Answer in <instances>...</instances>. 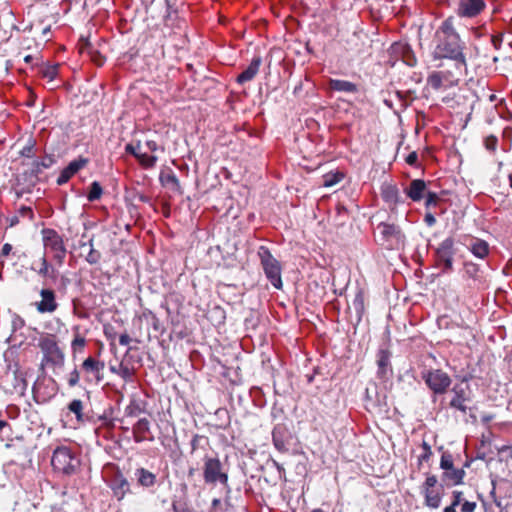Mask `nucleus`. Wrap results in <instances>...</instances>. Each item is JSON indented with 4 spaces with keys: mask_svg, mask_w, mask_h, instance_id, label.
<instances>
[{
    "mask_svg": "<svg viewBox=\"0 0 512 512\" xmlns=\"http://www.w3.org/2000/svg\"><path fill=\"white\" fill-rule=\"evenodd\" d=\"M437 45L433 51L434 59H447L450 63L464 60L459 35L456 33L452 18H448L436 32Z\"/></svg>",
    "mask_w": 512,
    "mask_h": 512,
    "instance_id": "1",
    "label": "nucleus"
},
{
    "mask_svg": "<svg viewBox=\"0 0 512 512\" xmlns=\"http://www.w3.org/2000/svg\"><path fill=\"white\" fill-rule=\"evenodd\" d=\"M465 66L464 60H456L450 63L447 69L431 73L427 78V83L435 90L456 86L459 81V75Z\"/></svg>",
    "mask_w": 512,
    "mask_h": 512,
    "instance_id": "2",
    "label": "nucleus"
},
{
    "mask_svg": "<svg viewBox=\"0 0 512 512\" xmlns=\"http://www.w3.org/2000/svg\"><path fill=\"white\" fill-rule=\"evenodd\" d=\"M257 255L260 259V263L265 273V276L270 281L271 285L278 290L282 289V268L280 262L271 254L270 250L265 246L259 247Z\"/></svg>",
    "mask_w": 512,
    "mask_h": 512,
    "instance_id": "3",
    "label": "nucleus"
},
{
    "mask_svg": "<svg viewBox=\"0 0 512 512\" xmlns=\"http://www.w3.org/2000/svg\"><path fill=\"white\" fill-rule=\"evenodd\" d=\"M51 464L55 471L61 472L65 475H71L78 469L80 460L76 457L70 447L58 446L53 451Z\"/></svg>",
    "mask_w": 512,
    "mask_h": 512,
    "instance_id": "4",
    "label": "nucleus"
},
{
    "mask_svg": "<svg viewBox=\"0 0 512 512\" xmlns=\"http://www.w3.org/2000/svg\"><path fill=\"white\" fill-rule=\"evenodd\" d=\"M375 237L377 241L387 247L394 248L404 242V234L400 227L393 223L381 221L375 228Z\"/></svg>",
    "mask_w": 512,
    "mask_h": 512,
    "instance_id": "5",
    "label": "nucleus"
},
{
    "mask_svg": "<svg viewBox=\"0 0 512 512\" xmlns=\"http://www.w3.org/2000/svg\"><path fill=\"white\" fill-rule=\"evenodd\" d=\"M42 234L45 248L52 253L56 264L62 266L67 253L62 237L53 229H43Z\"/></svg>",
    "mask_w": 512,
    "mask_h": 512,
    "instance_id": "6",
    "label": "nucleus"
},
{
    "mask_svg": "<svg viewBox=\"0 0 512 512\" xmlns=\"http://www.w3.org/2000/svg\"><path fill=\"white\" fill-rule=\"evenodd\" d=\"M38 345L43 353V362L53 366L63 365L64 353L58 346L53 335L41 337Z\"/></svg>",
    "mask_w": 512,
    "mask_h": 512,
    "instance_id": "7",
    "label": "nucleus"
},
{
    "mask_svg": "<svg viewBox=\"0 0 512 512\" xmlns=\"http://www.w3.org/2000/svg\"><path fill=\"white\" fill-rule=\"evenodd\" d=\"M345 49L355 56L368 55L371 50V40L364 31H354L345 40Z\"/></svg>",
    "mask_w": 512,
    "mask_h": 512,
    "instance_id": "8",
    "label": "nucleus"
},
{
    "mask_svg": "<svg viewBox=\"0 0 512 512\" xmlns=\"http://www.w3.org/2000/svg\"><path fill=\"white\" fill-rule=\"evenodd\" d=\"M203 476L207 484L228 483V475L222 471V464L218 458L205 457Z\"/></svg>",
    "mask_w": 512,
    "mask_h": 512,
    "instance_id": "9",
    "label": "nucleus"
},
{
    "mask_svg": "<svg viewBox=\"0 0 512 512\" xmlns=\"http://www.w3.org/2000/svg\"><path fill=\"white\" fill-rule=\"evenodd\" d=\"M105 364L93 357H87L81 364V372L85 382L98 385L104 379Z\"/></svg>",
    "mask_w": 512,
    "mask_h": 512,
    "instance_id": "10",
    "label": "nucleus"
},
{
    "mask_svg": "<svg viewBox=\"0 0 512 512\" xmlns=\"http://www.w3.org/2000/svg\"><path fill=\"white\" fill-rule=\"evenodd\" d=\"M422 378L427 386L436 394L444 393L451 384L449 375L439 369L424 372Z\"/></svg>",
    "mask_w": 512,
    "mask_h": 512,
    "instance_id": "11",
    "label": "nucleus"
},
{
    "mask_svg": "<svg viewBox=\"0 0 512 512\" xmlns=\"http://www.w3.org/2000/svg\"><path fill=\"white\" fill-rule=\"evenodd\" d=\"M454 254V240L452 238L443 240L436 249L437 262L443 272L452 270Z\"/></svg>",
    "mask_w": 512,
    "mask_h": 512,
    "instance_id": "12",
    "label": "nucleus"
},
{
    "mask_svg": "<svg viewBox=\"0 0 512 512\" xmlns=\"http://www.w3.org/2000/svg\"><path fill=\"white\" fill-rule=\"evenodd\" d=\"M484 98H487V103L485 104V109L488 112L487 122L493 123L496 121H501L503 99L498 98V96L495 93H492L490 89H488V93H485V91L482 89V101Z\"/></svg>",
    "mask_w": 512,
    "mask_h": 512,
    "instance_id": "13",
    "label": "nucleus"
},
{
    "mask_svg": "<svg viewBox=\"0 0 512 512\" xmlns=\"http://www.w3.org/2000/svg\"><path fill=\"white\" fill-rule=\"evenodd\" d=\"M109 487L112 490L113 496L118 501L123 500L126 495L132 493L130 482L121 472L113 475L109 482Z\"/></svg>",
    "mask_w": 512,
    "mask_h": 512,
    "instance_id": "14",
    "label": "nucleus"
},
{
    "mask_svg": "<svg viewBox=\"0 0 512 512\" xmlns=\"http://www.w3.org/2000/svg\"><path fill=\"white\" fill-rule=\"evenodd\" d=\"M41 301L37 303V310L40 313H52L57 309L55 293L50 289H42L40 291Z\"/></svg>",
    "mask_w": 512,
    "mask_h": 512,
    "instance_id": "15",
    "label": "nucleus"
},
{
    "mask_svg": "<svg viewBox=\"0 0 512 512\" xmlns=\"http://www.w3.org/2000/svg\"><path fill=\"white\" fill-rule=\"evenodd\" d=\"M87 164V160L84 158H79L71 161L60 173L57 184L63 185L67 183L70 178L75 175L81 168H83Z\"/></svg>",
    "mask_w": 512,
    "mask_h": 512,
    "instance_id": "16",
    "label": "nucleus"
},
{
    "mask_svg": "<svg viewBox=\"0 0 512 512\" xmlns=\"http://www.w3.org/2000/svg\"><path fill=\"white\" fill-rule=\"evenodd\" d=\"M405 191L411 200L418 202L423 199L427 193L426 182L422 179H414L410 182Z\"/></svg>",
    "mask_w": 512,
    "mask_h": 512,
    "instance_id": "17",
    "label": "nucleus"
},
{
    "mask_svg": "<svg viewBox=\"0 0 512 512\" xmlns=\"http://www.w3.org/2000/svg\"><path fill=\"white\" fill-rule=\"evenodd\" d=\"M261 63L262 58L260 56H255L250 62L249 66L237 76V83L244 84L248 81H251L259 72Z\"/></svg>",
    "mask_w": 512,
    "mask_h": 512,
    "instance_id": "18",
    "label": "nucleus"
},
{
    "mask_svg": "<svg viewBox=\"0 0 512 512\" xmlns=\"http://www.w3.org/2000/svg\"><path fill=\"white\" fill-rule=\"evenodd\" d=\"M480 13V0H460L458 14L461 17H475Z\"/></svg>",
    "mask_w": 512,
    "mask_h": 512,
    "instance_id": "19",
    "label": "nucleus"
},
{
    "mask_svg": "<svg viewBox=\"0 0 512 512\" xmlns=\"http://www.w3.org/2000/svg\"><path fill=\"white\" fill-rule=\"evenodd\" d=\"M465 475V472L463 469H456L455 467L445 470L443 472V475L441 477V485L443 486H455L459 483H461L463 477Z\"/></svg>",
    "mask_w": 512,
    "mask_h": 512,
    "instance_id": "20",
    "label": "nucleus"
},
{
    "mask_svg": "<svg viewBox=\"0 0 512 512\" xmlns=\"http://www.w3.org/2000/svg\"><path fill=\"white\" fill-rule=\"evenodd\" d=\"M134 475L138 485L143 488H151L156 484V475L143 467L136 469Z\"/></svg>",
    "mask_w": 512,
    "mask_h": 512,
    "instance_id": "21",
    "label": "nucleus"
},
{
    "mask_svg": "<svg viewBox=\"0 0 512 512\" xmlns=\"http://www.w3.org/2000/svg\"><path fill=\"white\" fill-rule=\"evenodd\" d=\"M286 434L287 431L284 426L277 425L274 427L272 431V441L274 447L282 453H285L288 451L287 445H286Z\"/></svg>",
    "mask_w": 512,
    "mask_h": 512,
    "instance_id": "22",
    "label": "nucleus"
},
{
    "mask_svg": "<svg viewBox=\"0 0 512 512\" xmlns=\"http://www.w3.org/2000/svg\"><path fill=\"white\" fill-rule=\"evenodd\" d=\"M378 377L381 379H385L388 376V373L391 372L390 365V353L386 350H380L378 353Z\"/></svg>",
    "mask_w": 512,
    "mask_h": 512,
    "instance_id": "23",
    "label": "nucleus"
},
{
    "mask_svg": "<svg viewBox=\"0 0 512 512\" xmlns=\"http://www.w3.org/2000/svg\"><path fill=\"white\" fill-rule=\"evenodd\" d=\"M381 196L390 206L400 202L399 190L395 185L384 184L381 188Z\"/></svg>",
    "mask_w": 512,
    "mask_h": 512,
    "instance_id": "24",
    "label": "nucleus"
},
{
    "mask_svg": "<svg viewBox=\"0 0 512 512\" xmlns=\"http://www.w3.org/2000/svg\"><path fill=\"white\" fill-rule=\"evenodd\" d=\"M150 431V422L147 418H141L133 427V436L136 443H141L146 439V434Z\"/></svg>",
    "mask_w": 512,
    "mask_h": 512,
    "instance_id": "25",
    "label": "nucleus"
},
{
    "mask_svg": "<svg viewBox=\"0 0 512 512\" xmlns=\"http://www.w3.org/2000/svg\"><path fill=\"white\" fill-rule=\"evenodd\" d=\"M329 87L331 90L345 93H356L358 91L355 83L340 79H330Z\"/></svg>",
    "mask_w": 512,
    "mask_h": 512,
    "instance_id": "26",
    "label": "nucleus"
},
{
    "mask_svg": "<svg viewBox=\"0 0 512 512\" xmlns=\"http://www.w3.org/2000/svg\"><path fill=\"white\" fill-rule=\"evenodd\" d=\"M422 494L424 495L425 505L427 507L432 509L440 507L442 495L437 488L422 490Z\"/></svg>",
    "mask_w": 512,
    "mask_h": 512,
    "instance_id": "27",
    "label": "nucleus"
},
{
    "mask_svg": "<svg viewBox=\"0 0 512 512\" xmlns=\"http://www.w3.org/2000/svg\"><path fill=\"white\" fill-rule=\"evenodd\" d=\"M167 5V11L166 15L164 16V27L170 28L173 30L174 28H180V21L178 18V13L176 10H173L170 6V3L168 0H166ZM172 31L169 32V35H171Z\"/></svg>",
    "mask_w": 512,
    "mask_h": 512,
    "instance_id": "28",
    "label": "nucleus"
},
{
    "mask_svg": "<svg viewBox=\"0 0 512 512\" xmlns=\"http://www.w3.org/2000/svg\"><path fill=\"white\" fill-rule=\"evenodd\" d=\"M80 248H88V254L86 255V261L89 264H97L101 259V253L94 249L93 247V239H90L88 242H81Z\"/></svg>",
    "mask_w": 512,
    "mask_h": 512,
    "instance_id": "29",
    "label": "nucleus"
},
{
    "mask_svg": "<svg viewBox=\"0 0 512 512\" xmlns=\"http://www.w3.org/2000/svg\"><path fill=\"white\" fill-rule=\"evenodd\" d=\"M139 153L137 160L144 168H152L157 162V157L154 155H148L146 151H143V146L138 142Z\"/></svg>",
    "mask_w": 512,
    "mask_h": 512,
    "instance_id": "30",
    "label": "nucleus"
},
{
    "mask_svg": "<svg viewBox=\"0 0 512 512\" xmlns=\"http://www.w3.org/2000/svg\"><path fill=\"white\" fill-rule=\"evenodd\" d=\"M352 305L358 317L361 318L365 311V297L362 288H357Z\"/></svg>",
    "mask_w": 512,
    "mask_h": 512,
    "instance_id": "31",
    "label": "nucleus"
},
{
    "mask_svg": "<svg viewBox=\"0 0 512 512\" xmlns=\"http://www.w3.org/2000/svg\"><path fill=\"white\" fill-rule=\"evenodd\" d=\"M68 409L70 412L75 414L78 422H81V423L84 422L85 419H84V414H83V403L81 400H79V399L72 400L68 405Z\"/></svg>",
    "mask_w": 512,
    "mask_h": 512,
    "instance_id": "32",
    "label": "nucleus"
},
{
    "mask_svg": "<svg viewBox=\"0 0 512 512\" xmlns=\"http://www.w3.org/2000/svg\"><path fill=\"white\" fill-rule=\"evenodd\" d=\"M103 194V189L99 182L94 181L91 183L89 192L87 194V199L90 202H94L96 200H99Z\"/></svg>",
    "mask_w": 512,
    "mask_h": 512,
    "instance_id": "33",
    "label": "nucleus"
},
{
    "mask_svg": "<svg viewBox=\"0 0 512 512\" xmlns=\"http://www.w3.org/2000/svg\"><path fill=\"white\" fill-rule=\"evenodd\" d=\"M53 163L54 159L51 156H46L41 161H34L32 172L37 175L41 173L43 169L51 167Z\"/></svg>",
    "mask_w": 512,
    "mask_h": 512,
    "instance_id": "34",
    "label": "nucleus"
},
{
    "mask_svg": "<svg viewBox=\"0 0 512 512\" xmlns=\"http://www.w3.org/2000/svg\"><path fill=\"white\" fill-rule=\"evenodd\" d=\"M344 178L343 173H327L323 176V185L325 187H332L339 183Z\"/></svg>",
    "mask_w": 512,
    "mask_h": 512,
    "instance_id": "35",
    "label": "nucleus"
},
{
    "mask_svg": "<svg viewBox=\"0 0 512 512\" xmlns=\"http://www.w3.org/2000/svg\"><path fill=\"white\" fill-rule=\"evenodd\" d=\"M40 262H41V266L38 270V273L41 275V276H44V277H51V278H54L56 277V274H55V269L50 267V265L48 264L47 262V259L45 256H43L41 259H40Z\"/></svg>",
    "mask_w": 512,
    "mask_h": 512,
    "instance_id": "36",
    "label": "nucleus"
},
{
    "mask_svg": "<svg viewBox=\"0 0 512 512\" xmlns=\"http://www.w3.org/2000/svg\"><path fill=\"white\" fill-rule=\"evenodd\" d=\"M479 271L478 264L465 261L464 263V275L468 278H471L473 280H477V274Z\"/></svg>",
    "mask_w": 512,
    "mask_h": 512,
    "instance_id": "37",
    "label": "nucleus"
},
{
    "mask_svg": "<svg viewBox=\"0 0 512 512\" xmlns=\"http://www.w3.org/2000/svg\"><path fill=\"white\" fill-rule=\"evenodd\" d=\"M484 146L488 152L496 153L498 147V137L494 134H489L485 136Z\"/></svg>",
    "mask_w": 512,
    "mask_h": 512,
    "instance_id": "38",
    "label": "nucleus"
},
{
    "mask_svg": "<svg viewBox=\"0 0 512 512\" xmlns=\"http://www.w3.org/2000/svg\"><path fill=\"white\" fill-rule=\"evenodd\" d=\"M86 345V340L80 334H76L71 343V349L73 354L80 353L83 351Z\"/></svg>",
    "mask_w": 512,
    "mask_h": 512,
    "instance_id": "39",
    "label": "nucleus"
},
{
    "mask_svg": "<svg viewBox=\"0 0 512 512\" xmlns=\"http://www.w3.org/2000/svg\"><path fill=\"white\" fill-rule=\"evenodd\" d=\"M440 467L444 471L449 470L454 467L453 458H452L451 454H449L448 452H444L442 454L441 461H440Z\"/></svg>",
    "mask_w": 512,
    "mask_h": 512,
    "instance_id": "40",
    "label": "nucleus"
},
{
    "mask_svg": "<svg viewBox=\"0 0 512 512\" xmlns=\"http://www.w3.org/2000/svg\"><path fill=\"white\" fill-rule=\"evenodd\" d=\"M118 375L126 382H129L132 380L133 372L128 366L120 364L118 367Z\"/></svg>",
    "mask_w": 512,
    "mask_h": 512,
    "instance_id": "41",
    "label": "nucleus"
},
{
    "mask_svg": "<svg viewBox=\"0 0 512 512\" xmlns=\"http://www.w3.org/2000/svg\"><path fill=\"white\" fill-rule=\"evenodd\" d=\"M41 73L44 78L48 79L49 81H52L57 76L58 68L57 66H48L43 68Z\"/></svg>",
    "mask_w": 512,
    "mask_h": 512,
    "instance_id": "42",
    "label": "nucleus"
},
{
    "mask_svg": "<svg viewBox=\"0 0 512 512\" xmlns=\"http://www.w3.org/2000/svg\"><path fill=\"white\" fill-rule=\"evenodd\" d=\"M437 483H438L437 477L435 475H429L422 485V490H426V489L430 490V489L436 488Z\"/></svg>",
    "mask_w": 512,
    "mask_h": 512,
    "instance_id": "43",
    "label": "nucleus"
},
{
    "mask_svg": "<svg viewBox=\"0 0 512 512\" xmlns=\"http://www.w3.org/2000/svg\"><path fill=\"white\" fill-rule=\"evenodd\" d=\"M426 201H425V206L427 208L431 207V206H436L438 201H439V197L436 193L434 192H427L426 194Z\"/></svg>",
    "mask_w": 512,
    "mask_h": 512,
    "instance_id": "44",
    "label": "nucleus"
},
{
    "mask_svg": "<svg viewBox=\"0 0 512 512\" xmlns=\"http://www.w3.org/2000/svg\"><path fill=\"white\" fill-rule=\"evenodd\" d=\"M423 453L419 456V462L428 461L430 456L432 455L431 447L427 442H423L422 444Z\"/></svg>",
    "mask_w": 512,
    "mask_h": 512,
    "instance_id": "45",
    "label": "nucleus"
},
{
    "mask_svg": "<svg viewBox=\"0 0 512 512\" xmlns=\"http://www.w3.org/2000/svg\"><path fill=\"white\" fill-rule=\"evenodd\" d=\"M80 373H82V372H81V370L79 371V370H77V369H74V370L70 373V375H69V379H68V385H69L70 387H74V386H76V385L79 383V380H80Z\"/></svg>",
    "mask_w": 512,
    "mask_h": 512,
    "instance_id": "46",
    "label": "nucleus"
},
{
    "mask_svg": "<svg viewBox=\"0 0 512 512\" xmlns=\"http://www.w3.org/2000/svg\"><path fill=\"white\" fill-rule=\"evenodd\" d=\"M141 412V409L138 405L136 404H130L129 406L126 407L125 409V413L127 416H130V417H136L139 415V413Z\"/></svg>",
    "mask_w": 512,
    "mask_h": 512,
    "instance_id": "47",
    "label": "nucleus"
},
{
    "mask_svg": "<svg viewBox=\"0 0 512 512\" xmlns=\"http://www.w3.org/2000/svg\"><path fill=\"white\" fill-rule=\"evenodd\" d=\"M476 502L465 501L461 506L462 512H473L476 509Z\"/></svg>",
    "mask_w": 512,
    "mask_h": 512,
    "instance_id": "48",
    "label": "nucleus"
},
{
    "mask_svg": "<svg viewBox=\"0 0 512 512\" xmlns=\"http://www.w3.org/2000/svg\"><path fill=\"white\" fill-rule=\"evenodd\" d=\"M24 326V320L18 316V315H14L13 316V320H12V327L14 330L16 329H20Z\"/></svg>",
    "mask_w": 512,
    "mask_h": 512,
    "instance_id": "49",
    "label": "nucleus"
},
{
    "mask_svg": "<svg viewBox=\"0 0 512 512\" xmlns=\"http://www.w3.org/2000/svg\"><path fill=\"white\" fill-rule=\"evenodd\" d=\"M125 151L127 153L132 154L135 158H137V155L139 153L138 143L136 145H133L132 143L127 144L125 147Z\"/></svg>",
    "mask_w": 512,
    "mask_h": 512,
    "instance_id": "50",
    "label": "nucleus"
},
{
    "mask_svg": "<svg viewBox=\"0 0 512 512\" xmlns=\"http://www.w3.org/2000/svg\"><path fill=\"white\" fill-rule=\"evenodd\" d=\"M144 147L146 148V150H149L151 152H156L159 148L158 144L154 140H147L144 143Z\"/></svg>",
    "mask_w": 512,
    "mask_h": 512,
    "instance_id": "51",
    "label": "nucleus"
},
{
    "mask_svg": "<svg viewBox=\"0 0 512 512\" xmlns=\"http://www.w3.org/2000/svg\"><path fill=\"white\" fill-rule=\"evenodd\" d=\"M424 222L427 224V226L432 227L436 223V218L432 213L427 212L424 217Z\"/></svg>",
    "mask_w": 512,
    "mask_h": 512,
    "instance_id": "52",
    "label": "nucleus"
},
{
    "mask_svg": "<svg viewBox=\"0 0 512 512\" xmlns=\"http://www.w3.org/2000/svg\"><path fill=\"white\" fill-rule=\"evenodd\" d=\"M450 405H451L452 407H455V408L459 409V410H465V407L462 405V400H461V398H460V397H458V396L454 397V398L451 400Z\"/></svg>",
    "mask_w": 512,
    "mask_h": 512,
    "instance_id": "53",
    "label": "nucleus"
},
{
    "mask_svg": "<svg viewBox=\"0 0 512 512\" xmlns=\"http://www.w3.org/2000/svg\"><path fill=\"white\" fill-rule=\"evenodd\" d=\"M462 496H463V493L460 492V491H454L453 492V501H452V504H454L455 506H458L461 504L462 502Z\"/></svg>",
    "mask_w": 512,
    "mask_h": 512,
    "instance_id": "54",
    "label": "nucleus"
},
{
    "mask_svg": "<svg viewBox=\"0 0 512 512\" xmlns=\"http://www.w3.org/2000/svg\"><path fill=\"white\" fill-rule=\"evenodd\" d=\"M32 150H33V145L29 144V145L24 146L20 153H21L22 156L31 157L32 156Z\"/></svg>",
    "mask_w": 512,
    "mask_h": 512,
    "instance_id": "55",
    "label": "nucleus"
},
{
    "mask_svg": "<svg viewBox=\"0 0 512 512\" xmlns=\"http://www.w3.org/2000/svg\"><path fill=\"white\" fill-rule=\"evenodd\" d=\"M418 160V155L416 152H411L407 157H406V162L409 164V165H415L416 162Z\"/></svg>",
    "mask_w": 512,
    "mask_h": 512,
    "instance_id": "56",
    "label": "nucleus"
},
{
    "mask_svg": "<svg viewBox=\"0 0 512 512\" xmlns=\"http://www.w3.org/2000/svg\"><path fill=\"white\" fill-rule=\"evenodd\" d=\"M131 342V338L127 333L121 334L119 337V344L127 346Z\"/></svg>",
    "mask_w": 512,
    "mask_h": 512,
    "instance_id": "57",
    "label": "nucleus"
},
{
    "mask_svg": "<svg viewBox=\"0 0 512 512\" xmlns=\"http://www.w3.org/2000/svg\"><path fill=\"white\" fill-rule=\"evenodd\" d=\"M19 212H20V214L22 216H27L30 219L33 218V211H32V209L30 207L23 206V207L20 208Z\"/></svg>",
    "mask_w": 512,
    "mask_h": 512,
    "instance_id": "58",
    "label": "nucleus"
},
{
    "mask_svg": "<svg viewBox=\"0 0 512 512\" xmlns=\"http://www.w3.org/2000/svg\"><path fill=\"white\" fill-rule=\"evenodd\" d=\"M12 250V245L9 243H6L3 245L2 249L0 250V256H8Z\"/></svg>",
    "mask_w": 512,
    "mask_h": 512,
    "instance_id": "59",
    "label": "nucleus"
},
{
    "mask_svg": "<svg viewBox=\"0 0 512 512\" xmlns=\"http://www.w3.org/2000/svg\"><path fill=\"white\" fill-rule=\"evenodd\" d=\"M99 420L102 421V425L112 427L114 424L111 419H108L107 416L101 415L99 416Z\"/></svg>",
    "mask_w": 512,
    "mask_h": 512,
    "instance_id": "60",
    "label": "nucleus"
},
{
    "mask_svg": "<svg viewBox=\"0 0 512 512\" xmlns=\"http://www.w3.org/2000/svg\"><path fill=\"white\" fill-rule=\"evenodd\" d=\"M501 429V427L498 425V424H494V425H489L488 426V430H489V434L491 436H494L497 434V432Z\"/></svg>",
    "mask_w": 512,
    "mask_h": 512,
    "instance_id": "61",
    "label": "nucleus"
},
{
    "mask_svg": "<svg viewBox=\"0 0 512 512\" xmlns=\"http://www.w3.org/2000/svg\"><path fill=\"white\" fill-rule=\"evenodd\" d=\"M471 252L477 257L480 258V243H474L471 248Z\"/></svg>",
    "mask_w": 512,
    "mask_h": 512,
    "instance_id": "62",
    "label": "nucleus"
},
{
    "mask_svg": "<svg viewBox=\"0 0 512 512\" xmlns=\"http://www.w3.org/2000/svg\"><path fill=\"white\" fill-rule=\"evenodd\" d=\"M167 182L171 183V184H173L175 186H179V180H178V178L174 174H171V175L167 176Z\"/></svg>",
    "mask_w": 512,
    "mask_h": 512,
    "instance_id": "63",
    "label": "nucleus"
},
{
    "mask_svg": "<svg viewBox=\"0 0 512 512\" xmlns=\"http://www.w3.org/2000/svg\"><path fill=\"white\" fill-rule=\"evenodd\" d=\"M175 512H194L192 509L182 506V507H176L174 506Z\"/></svg>",
    "mask_w": 512,
    "mask_h": 512,
    "instance_id": "64",
    "label": "nucleus"
}]
</instances>
